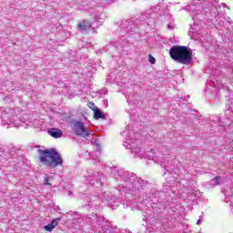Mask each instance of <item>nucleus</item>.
Returning <instances> with one entry per match:
<instances>
[{
  "instance_id": "obj_1",
  "label": "nucleus",
  "mask_w": 233,
  "mask_h": 233,
  "mask_svg": "<svg viewBox=\"0 0 233 233\" xmlns=\"http://www.w3.org/2000/svg\"><path fill=\"white\" fill-rule=\"evenodd\" d=\"M218 3L219 0H200L186 6V10L191 12L192 19H198L199 15H205L207 14L208 8H211V15L218 21L219 17Z\"/></svg>"
},
{
  "instance_id": "obj_2",
  "label": "nucleus",
  "mask_w": 233,
  "mask_h": 233,
  "mask_svg": "<svg viewBox=\"0 0 233 233\" xmlns=\"http://www.w3.org/2000/svg\"><path fill=\"white\" fill-rule=\"evenodd\" d=\"M127 130L124 131L122 134L123 136H128V137L124 142L123 146L127 150H131L132 154H135V157H139V159H144L145 157V147L141 146V142L139 140H137L136 137H134L133 134L134 132L130 130V127H126Z\"/></svg>"
},
{
  "instance_id": "obj_3",
  "label": "nucleus",
  "mask_w": 233,
  "mask_h": 233,
  "mask_svg": "<svg viewBox=\"0 0 233 233\" xmlns=\"http://www.w3.org/2000/svg\"><path fill=\"white\" fill-rule=\"evenodd\" d=\"M171 59L181 65L192 63V49L185 46H173L169 50Z\"/></svg>"
},
{
  "instance_id": "obj_4",
  "label": "nucleus",
  "mask_w": 233,
  "mask_h": 233,
  "mask_svg": "<svg viewBox=\"0 0 233 233\" xmlns=\"http://www.w3.org/2000/svg\"><path fill=\"white\" fill-rule=\"evenodd\" d=\"M38 154L40 156V162L44 163L47 167H61L63 168V157L57 152V150L51 148V149H39Z\"/></svg>"
},
{
  "instance_id": "obj_5",
  "label": "nucleus",
  "mask_w": 233,
  "mask_h": 233,
  "mask_svg": "<svg viewBox=\"0 0 233 233\" xmlns=\"http://www.w3.org/2000/svg\"><path fill=\"white\" fill-rule=\"evenodd\" d=\"M1 112V123L3 127H15V128H19V127H23L24 128H26L28 127V123L30 121H24L23 118H19L17 116L14 117L12 115L6 113L5 110V107L0 108Z\"/></svg>"
},
{
  "instance_id": "obj_6",
  "label": "nucleus",
  "mask_w": 233,
  "mask_h": 233,
  "mask_svg": "<svg viewBox=\"0 0 233 233\" xmlns=\"http://www.w3.org/2000/svg\"><path fill=\"white\" fill-rule=\"evenodd\" d=\"M87 223H90L91 227L95 229V232L106 233V230L110 228V226L105 224V218L98 216L97 214L92 213L86 217ZM105 228V229H104Z\"/></svg>"
},
{
  "instance_id": "obj_7",
  "label": "nucleus",
  "mask_w": 233,
  "mask_h": 233,
  "mask_svg": "<svg viewBox=\"0 0 233 233\" xmlns=\"http://www.w3.org/2000/svg\"><path fill=\"white\" fill-rule=\"evenodd\" d=\"M72 125V129L76 136L83 137L84 139H86V137H93L94 135L90 133L88 127H86V126H85V123H83L82 121L73 120Z\"/></svg>"
},
{
  "instance_id": "obj_8",
  "label": "nucleus",
  "mask_w": 233,
  "mask_h": 233,
  "mask_svg": "<svg viewBox=\"0 0 233 233\" xmlns=\"http://www.w3.org/2000/svg\"><path fill=\"white\" fill-rule=\"evenodd\" d=\"M129 181L132 183L131 190H144L145 187H147V182L143 180L141 177L136 176H130Z\"/></svg>"
},
{
  "instance_id": "obj_9",
  "label": "nucleus",
  "mask_w": 233,
  "mask_h": 233,
  "mask_svg": "<svg viewBox=\"0 0 233 233\" xmlns=\"http://www.w3.org/2000/svg\"><path fill=\"white\" fill-rule=\"evenodd\" d=\"M169 165L170 160L163 159L161 161L160 167L165 175H172V167Z\"/></svg>"
},
{
  "instance_id": "obj_10",
  "label": "nucleus",
  "mask_w": 233,
  "mask_h": 233,
  "mask_svg": "<svg viewBox=\"0 0 233 233\" xmlns=\"http://www.w3.org/2000/svg\"><path fill=\"white\" fill-rule=\"evenodd\" d=\"M121 28L129 34V32H132V30L135 28L134 22L132 20H125L121 24Z\"/></svg>"
},
{
  "instance_id": "obj_11",
  "label": "nucleus",
  "mask_w": 233,
  "mask_h": 233,
  "mask_svg": "<svg viewBox=\"0 0 233 233\" xmlns=\"http://www.w3.org/2000/svg\"><path fill=\"white\" fill-rule=\"evenodd\" d=\"M110 170L112 176H130V172L117 167H111Z\"/></svg>"
},
{
  "instance_id": "obj_12",
  "label": "nucleus",
  "mask_w": 233,
  "mask_h": 233,
  "mask_svg": "<svg viewBox=\"0 0 233 233\" xmlns=\"http://www.w3.org/2000/svg\"><path fill=\"white\" fill-rule=\"evenodd\" d=\"M49 136H51V137H55V139H59V137H63V132L61 131V129L53 127L47 130Z\"/></svg>"
},
{
  "instance_id": "obj_13",
  "label": "nucleus",
  "mask_w": 233,
  "mask_h": 233,
  "mask_svg": "<svg viewBox=\"0 0 233 233\" xmlns=\"http://www.w3.org/2000/svg\"><path fill=\"white\" fill-rule=\"evenodd\" d=\"M77 26L79 30L85 32V30H89V28H92V22H90L89 20H83L78 23Z\"/></svg>"
},
{
  "instance_id": "obj_14",
  "label": "nucleus",
  "mask_w": 233,
  "mask_h": 233,
  "mask_svg": "<svg viewBox=\"0 0 233 233\" xmlns=\"http://www.w3.org/2000/svg\"><path fill=\"white\" fill-rule=\"evenodd\" d=\"M208 85H209V86H215L217 88L222 87L221 81L217 78H210L209 80H208Z\"/></svg>"
},
{
  "instance_id": "obj_15",
  "label": "nucleus",
  "mask_w": 233,
  "mask_h": 233,
  "mask_svg": "<svg viewBox=\"0 0 233 233\" xmlns=\"http://www.w3.org/2000/svg\"><path fill=\"white\" fill-rule=\"evenodd\" d=\"M221 183H223V179L221 178V177L217 176L208 182V186L218 187V185H221Z\"/></svg>"
},
{
  "instance_id": "obj_16",
  "label": "nucleus",
  "mask_w": 233,
  "mask_h": 233,
  "mask_svg": "<svg viewBox=\"0 0 233 233\" xmlns=\"http://www.w3.org/2000/svg\"><path fill=\"white\" fill-rule=\"evenodd\" d=\"M83 207L84 208H92L94 207V198L92 197H86Z\"/></svg>"
},
{
  "instance_id": "obj_17",
  "label": "nucleus",
  "mask_w": 233,
  "mask_h": 233,
  "mask_svg": "<svg viewBox=\"0 0 233 233\" xmlns=\"http://www.w3.org/2000/svg\"><path fill=\"white\" fill-rule=\"evenodd\" d=\"M144 156V159H148L149 161H156V153L154 152V149H151L147 152L145 151Z\"/></svg>"
},
{
  "instance_id": "obj_18",
  "label": "nucleus",
  "mask_w": 233,
  "mask_h": 233,
  "mask_svg": "<svg viewBox=\"0 0 233 233\" xmlns=\"http://www.w3.org/2000/svg\"><path fill=\"white\" fill-rule=\"evenodd\" d=\"M94 114L95 119H106L105 114H103V112H101V109H99L98 107H96L94 109Z\"/></svg>"
},
{
  "instance_id": "obj_19",
  "label": "nucleus",
  "mask_w": 233,
  "mask_h": 233,
  "mask_svg": "<svg viewBox=\"0 0 233 233\" xmlns=\"http://www.w3.org/2000/svg\"><path fill=\"white\" fill-rule=\"evenodd\" d=\"M17 164H15V170H19V168H21V167L25 166V157L20 156L17 158Z\"/></svg>"
},
{
  "instance_id": "obj_20",
  "label": "nucleus",
  "mask_w": 233,
  "mask_h": 233,
  "mask_svg": "<svg viewBox=\"0 0 233 233\" xmlns=\"http://www.w3.org/2000/svg\"><path fill=\"white\" fill-rule=\"evenodd\" d=\"M180 185H182V187H184V188H187V190H188V188H190V187H192V185H194V180H182L180 181Z\"/></svg>"
},
{
  "instance_id": "obj_21",
  "label": "nucleus",
  "mask_w": 233,
  "mask_h": 233,
  "mask_svg": "<svg viewBox=\"0 0 233 233\" xmlns=\"http://www.w3.org/2000/svg\"><path fill=\"white\" fill-rule=\"evenodd\" d=\"M105 15H97L94 17V22L97 23V25H99V26H101V25H103L104 21H105Z\"/></svg>"
},
{
  "instance_id": "obj_22",
  "label": "nucleus",
  "mask_w": 233,
  "mask_h": 233,
  "mask_svg": "<svg viewBox=\"0 0 233 233\" xmlns=\"http://www.w3.org/2000/svg\"><path fill=\"white\" fill-rule=\"evenodd\" d=\"M226 110H232L233 112V96H229L226 102Z\"/></svg>"
},
{
  "instance_id": "obj_23",
  "label": "nucleus",
  "mask_w": 233,
  "mask_h": 233,
  "mask_svg": "<svg viewBox=\"0 0 233 233\" xmlns=\"http://www.w3.org/2000/svg\"><path fill=\"white\" fill-rule=\"evenodd\" d=\"M94 146L96 148L97 154H101V144H99V140H95L94 141Z\"/></svg>"
},
{
  "instance_id": "obj_24",
  "label": "nucleus",
  "mask_w": 233,
  "mask_h": 233,
  "mask_svg": "<svg viewBox=\"0 0 233 233\" xmlns=\"http://www.w3.org/2000/svg\"><path fill=\"white\" fill-rule=\"evenodd\" d=\"M59 221H61V218H56L50 223V225L52 226L53 228H56V227H57V223H59Z\"/></svg>"
},
{
  "instance_id": "obj_25",
  "label": "nucleus",
  "mask_w": 233,
  "mask_h": 233,
  "mask_svg": "<svg viewBox=\"0 0 233 233\" xmlns=\"http://www.w3.org/2000/svg\"><path fill=\"white\" fill-rule=\"evenodd\" d=\"M92 159L95 163H101V159L97 155H93Z\"/></svg>"
},
{
  "instance_id": "obj_26",
  "label": "nucleus",
  "mask_w": 233,
  "mask_h": 233,
  "mask_svg": "<svg viewBox=\"0 0 233 233\" xmlns=\"http://www.w3.org/2000/svg\"><path fill=\"white\" fill-rule=\"evenodd\" d=\"M45 230H46L47 232H52L54 230V228L52 227L51 224H48L45 226Z\"/></svg>"
},
{
  "instance_id": "obj_27",
  "label": "nucleus",
  "mask_w": 233,
  "mask_h": 233,
  "mask_svg": "<svg viewBox=\"0 0 233 233\" xmlns=\"http://www.w3.org/2000/svg\"><path fill=\"white\" fill-rule=\"evenodd\" d=\"M149 63H151V65H156V58L152 56V55L149 56Z\"/></svg>"
},
{
  "instance_id": "obj_28",
  "label": "nucleus",
  "mask_w": 233,
  "mask_h": 233,
  "mask_svg": "<svg viewBox=\"0 0 233 233\" xmlns=\"http://www.w3.org/2000/svg\"><path fill=\"white\" fill-rule=\"evenodd\" d=\"M89 108H91V110H96V108H97V106H96V104L92 103V102H89Z\"/></svg>"
},
{
  "instance_id": "obj_29",
  "label": "nucleus",
  "mask_w": 233,
  "mask_h": 233,
  "mask_svg": "<svg viewBox=\"0 0 233 233\" xmlns=\"http://www.w3.org/2000/svg\"><path fill=\"white\" fill-rule=\"evenodd\" d=\"M220 6H224L225 8H228V10H230V7L227 6V4L225 3H221L220 5H218V8H220Z\"/></svg>"
},
{
  "instance_id": "obj_30",
  "label": "nucleus",
  "mask_w": 233,
  "mask_h": 233,
  "mask_svg": "<svg viewBox=\"0 0 233 233\" xmlns=\"http://www.w3.org/2000/svg\"><path fill=\"white\" fill-rule=\"evenodd\" d=\"M48 180H49V178L48 177H46L45 179H44V185H52V184H50L49 182H48Z\"/></svg>"
},
{
  "instance_id": "obj_31",
  "label": "nucleus",
  "mask_w": 233,
  "mask_h": 233,
  "mask_svg": "<svg viewBox=\"0 0 233 233\" xmlns=\"http://www.w3.org/2000/svg\"><path fill=\"white\" fill-rule=\"evenodd\" d=\"M202 219H203V217H199V219L197 221V225H201Z\"/></svg>"
},
{
  "instance_id": "obj_32",
  "label": "nucleus",
  "mask_w": 233,
  "mask_h": 233,
  "mask_svg": "<svg viewBox=\"0 0 233 233\" xmlns=\"http://www.w3.org/2000/svg\"><path fill=\"white\" fill-rule=\"evenodd\" d=\"M190 32H192L193 36H195V35H196V31H192V30H190V31H189V34H190Z\"/></svg>"
},
{
  "instance_id": "obj_33",
  "label": "nucleus",
  "mask_w": 233,
  "mask_h": 233,
  "mask_svg": "<svg viewBox=\"0 0 233 233\" xmlns=\"http://www.w3.org/2000/svg\"><path fill=\"white\" fill-rule=\"evenodd\" d=\"M93 199H99V197H93Z\"/></svg>"
},
{
  "instance_id": "obj_34",
  "label": "nucleus",
  "mask_w": 233,
  "mask_h": 233,
  "mask_svg": "<svg viewBox=\"0 0 233 233\" xmlns=\"http://www.w3.org/2000/svg\"><path fill=\"white\" fill-rule=\"evenodd\" d=\"M218 25H223V21L218 22Z\"/></svg>"
},
{
  "instance_id": "obj_35",
  "label": "nucleus",
  "mask_w": 233,
  "mask_h": 233,
  "mask_svg": "<svg viewBox=\"0 0 233 233\" xmlns=\"http://www.w3.org/2000/svg\"><path fill=\"white\" fill-rule=\"evenodd\" d=\"M114 1H115V0H110V1H108V3H114Z\"/></svg>"
},
{
  "instance_id": "obj_36",
  "label": "nucleus",
  "mask_w": 233,
  "mask_h": 233,
  "mask_svg": "<svg viewBox=\"0 0 233 233\" xmlns=\"http://www.w3.org/2000/svg\"><path fill=\"white\" fill-rule=\"evenodd\" d=\"M102 92H103V94H106V90H103Z\"/></svg>"
},
{
  "instance_id": "obj_37",
  "label": "nucleus",
  "mask_w": 233,
  "mask_h": 233,
  "mask_svg": "<svg viewBox=\"0 0 233 233\" xmlns=\"http://www.w3.org/2000/svg\"><path fill=\"white\" fill-rule=\"evenodd\" d=\"M72 195V191H69V196Z\"/></svg>"
},
{
  "instance_id": "obj_38",
  "label": "nucleus",
  "mask_w": 233,
  "mask_h": 233,
  "mask_svg": "<svg viewBox=\"0 0 233 233\" xmlns=\"http://www.w3.org/2000/svg\"><path fill=\"white\" fill-rule=\"evenodd\" d=\"M127 103H130V100L127 99Z\"/></svg>"
},
{
  "instance_id": "obj_39",
  "label": "nucleus",
  "mask_w": 233,
  "mask_h": 233,
  "mask_svg": "<svg viewBox=\"0 0 233 233\" xmlns=\"http://www.w3.org/2000/svg\"><path fill=\"white\" fill-rule=\"evenodd\" d=\"M167 27L170 28V25H168Z\"/></svg>"
},
{
  "instance_id": "obj_40",
  "label": "nucleus",
  "mask_w": 233,
  "mask_h": 233,
  "mask_svg": "<svg viewBox=\"0 0 233 233\" xmlns=\"http://www.w3.org/2000/svg\"><path fill=\"white\" fill-rule=\"evenodd\" d=\"M100 165H103V162H101Z\"/></svg>"
}]
</instances>
